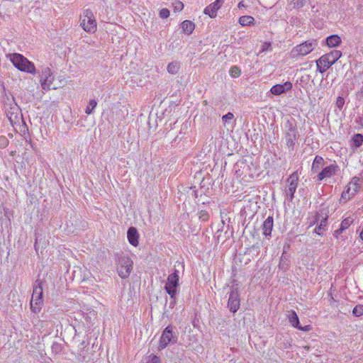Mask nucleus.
I'll list each match as a JSON object with an SVG mask.
<instances>
[{
  "label": "nucleus",
  "mask_w": 363,
  "mask_h": 363,
  "mask_svg": "<svg viewBox=\"0 0 363 363\" xmlns=\"http://www.w3.org/2000/svg\"><path fill=\"white\" fill-rule=\"evenodd\" d=\"M228 306L233 313L236 312L240 307V297L237 289L233 286L230 293Z\"/></svg>",
  "instance_id": "obj_14"
},
{
  "label": "nucleus",
  "mask_w": 363,
  "mask_h": 363,
  "mask_svg": "<svg viewBox=\"0 0 363 363\" xmlns=\"http://www.w3.org/2000/svg\"><path fill=\"white\" fill-rule=\"evenodd\" d=\"M326 44L330 48L337 47L342 42L341 38L337 35H332L326 38Z\"/></svg>",
  "instance_id": "obj_20"
},
{
  "label": "nucleus",
  "mask_w": 363,
  "mask_h": 363,
  "mask_svg": "<svg viewBox=\"0 0 363 363\" xmlns=\"http://www.w3.org/2000/svg\"><path fill=\"white\" fill-rule=\"evenodd\" d=\"M291 325L294 328H298L302 331H309L311 330V325L310 323L302 324L300 322V319H289Z\"/></svg>",
  "instance_id": "obj_19"
},
{
  "label": "nucleus",
  "mask_w": 363,
  "mask_h": 363,
  "mask_svg": "<svg viewBox=\"0 0 363 363\" xmlns=\"http://www.w3.org/2000/svg\"><path fill=\"white\" fill-rule=\"evenodd\" d=\"M214 3H215V4H216V5H217L219 8H220L221 5H222V4H223V0H216V1H214Z\"/></svg>",
  "instance_id": "obj_40"
},
{
  "label": "nucleus",
  "mask_w": 363,
  "mask_h": 363,
  "mask_svg": "<svg viewBox=\"0 0 363 363\" xmlns=\"http://www.w3.org/2000/svg\"><path fill=\"white\" fill-rule=\"evenodd\" d=\"M7 116L11 123L13 121H16L18 119V116L17 112H16V113L12 112V113H11V114L9 113H7Z\"/></svg>",
  "instance_id": "obj_34"
},
{
  "label": "nucleus",
  "mask_w": 363,
  "mask_h": 363,
  "mask_svg": "<svg viewBox=\"0 0 363 363\" xmlns=\"http://www.w3.org/2000/svg\"><path fill=\"white\" fill-rule=\"evenodd\" d=\"M339 171V167L336 164H331L325 167L318 174V180L322 181L323 179L330 178L335 175Z\"/></svg>",
  "instance_id": "obj_15"
},
{
  "label": "nucleus",
  "mask_w": 363,
  "mask_h": 363,
  "mask_svg": "<svg viewBox=\"0 0 363 363\" xmlns=\"http://www.w3.org/2000/svg\"><path fill=\"white\" fill-rule=\"evenodd\" d=\"M199 218L203 221L207 220L208 219V213L205 211H201L199 212Z\"/></svg>",
  "instance_id": "obj_36"
},
{
  "label": "nucleus",
  "mask_w": 363,
  "mask_h": 363,
  "mask_svg": "<svg viewBox=\"0 0 363 363\" xmlns=\"http://www.w3.org/2000/svg\"><path fill=\"white\" fill-rule=\"evenodd\" d=\"M245 5L243 4V1H240L239 4H238V8H242V7H244Z\"/></svg>",
  "instance_id": "obj_42"
},
{
  "label": "nucleus",
  "mask_w": 363,
  "mask_h": 363,
  "mask_svg": "<svg viewBox=\"0 0 363 363\" xmlns=\"http://www.w3.org/2000/svg\"><path fill=\"white\" fill-rule=\"evenodd\" d=\"M127 237L128 242L133 246L136 247L138 245L139 234L138 230L134 227H130L128 230Z\"/></svg>",
  "instance_id": "obj_17"
},
{
  "label": "nucleus",
  "mask_w": 363,
  "mask_h": 363,
  "mask_svg": "<svg viewBox=\"0 0 363 363\" xmlns=\"http://www.w3.org/2000/svg\"><path fill=\"white\" fill-rule=\"evenodd\" d=\"M358 123L363 127V116H360L358 120Z\"/></svg>",
  "instance_id": "obj_41"
},
{
  "label": "nucleus",
  "mask_w": 363,
  "mask_h": 363,
  "mask_svg": "<svg viewBox=\"0 0 363 363\" xmlns=\"http://www.w3.org/2000/svg\"><path fill=\"white\" fill-rule=\"evenodd\" d=\"M54 80V76L49 67H45L43 69L41 74H40V82L41 86L44 90H50L51 89H56L52 86Z\"/></svg>",
  "instance_id": "obj_10"
},
{
  "label": "nucleus",
  "mask_w": 363,
  "mask_h": 363,
  "mask_svg": "<svg viewBox=\"0 0 363 363\" xmlns=\"http://www.w3.org/2000/svg\"><path fill=\"white\" fill-rule=\"evenodd\" d=\"M310 347L308 345L304 346V349H306L307 351L309 350Z\"/></svg>",
  "instance_id": "obj_44"
},
{
  "label": "nucleus",
  "mask_w": 363,
  "mask_h": 363,
  "mask_svg": "<svg viewBox=\"0 0 363 363\" xmlns=\"http://www.w3.org/2000/svg\"><path fill=\"white\" fill-rule=\"evenodd\" d=\"M297 132L295 125L290 121L286 125L285 138L289 147H293L296 140Z\"/></svg>",
  "instance_id": "obj_12"
},
{
  "label": "nucleus",
  "mask_w": 363,
  "mask_h": 363,
  "mask_svg": "<svg viewBox=\"0 0 363 363\" xmlns=\"http://www.w3.org/2000/svg\"><path fill=\"white\" fill-rule=\"evenodd\" d=\"M354 315L359 317L363 315V305L356 306L352 311Z\"/></svg>",
  "instance_id": "obj_29"
},
{
  "label": "nucleus",
  "mask_w": 363,
  "mask_h": 363,
  "mask_svg": "<svg viewBox=\"0 0 363 363\" xmlns=\"http://www.w3.org/2000/svg\"><path fill=\"white\" fill-rule=\"evenodd\" d=\"M11 109H13V111H18V108L17 107L11 108Z\"/></svg>",
  "instance_id": "obj_45"
},
{
  "label": "nucleus",
  "mask_w": 363,
  "mask_h": 363,
  "mask_svg": "<svg viewBox=\"0 0 363 363\" xmlns=\"http://www.w3.org/2000/svg\"><path fill=\"white\" fill-rule=\"evenodd\" d=\"M288 318H298V315L295 311H291L290 314L288 315Z\"/></svg>",
  "instance_id": "obj_39"
},
{
  "label": "nucleus",
  "mask_w": 363,
  "mask_h": 363,
  "mask_svg": "<svg viewBox=\"0 0 363 363\" xmlns=\"http://www.w3.org/2000/svg\"><path fill=\"white\" fill-rule=\"evenodd\" d=\"M299 181V174L298 171H295L286 180V185L284 188V194L289 201H291L294 198V194L297 189Z\"/></svg>",
  "instance_id": "obj_6"
},
{
  "label": "nucleus",
  "mask_w": 363,
  "mask_h": 363,
  "mask_svg": "<svg viewBox=\"0 0 363 363\" xmlns=\"http://www.w3.org/2000/svg\"><path fill=\"white\" fill-rule=\"evenodd\" d=\"M97 105V101L95 99H91L89 101L88 105L86 107L85 113L88 115H90L93 113L94 109L96 108Z\"/></svg>",
  "instance_id": "obj_25"
},
{
  "label": "nucleus",
  "mask_w": 363,
  "mask_h": 363,
  "mask_svg": "<svg viewBox=\"0 0 363 363\" xmlns=\"http://www.w3.org/2000/svg\"><path fill=\"white\" fill-rule=\"evenodd\" d=\"M43 286L41 281H35L30 300V308L35 313L40 312L43 305Z\"/></svg>",
  "instance_id": "obj_3"
},
{
  "label": "nucleus",
  "mask_w": 363,
  "mask_h": 363,
  "mask_svg": "<svg viewBox=\"0 0 363 363\" xmlns=\"http://www.w3.org/2000/svg\"><path fill=\"white\" fill-rule=\"evenodd\" d=\"M273 218L269 216L262 224L263 235L268 236L271 235L273 228Z\"/></svg>",
  "instance_id": "obj_18"
},
{
  "label": "nucleus",
  "mask_w": 363,
  "mask_h": 363,
  "mask_svg": "<svg viewBox=\"0 0 363 363\" xmlns=\"http://www.w3.org/2000/svg\"><path fill=\"white\" fill-rule=\"evenodd\" d=\"M317 46L318 43L315 40H306L293 48L291 52V57H303L311 53Z\"/></svg>",
  "instance_id": "obj_4"
},
{
  "label": "nucleus",
  "mask_w": 363,
  "mask_h": 363,
  "mask_svg": "<svg viewBox=\"0 0 363 363\" xmlns=\"http://www.w3.org/2000/svg\"><path fill=\"white\" fill-rule=\"evenodd\" d=\"M362 180L354 177L348 183L346 189L342 193V199L347 201L352 198L360 189Z\"/></svg>",
  "instance_id": "obj_7"
},
{
  "label": "nucleus",
  "mask_w": 363,
  "mask_h": 363,
  "mask_svg": "<svg viewBox=\"0 0 363 363\" xmlns=\"http://www.w3.org/2000/svg\"><path fill=\"white\" fill-rule=\"evenodd\" d=\"M360 238L362 240H363V228L362 229L360 234H359Z\"/></svg>",
  "instance_id": "obj_43"
},
{
  "label": "nucleus",
  "mask_w": 363,
  "mask_h": 363,
  "mask_svg": "<svg viewBox=\"0 0 363 363\" xmlns=\"http://www.w3.org/2000/svg\"><path fill=\"white\" fill-rule=\"evenodd\" d=\"M353 141L356 147H359L363 143V136L361 134H356L353 138Z\"/></svg>",
  "instance_id": "obj_30"
},
{
  "label": "nucleus",
  "mask_w": 363,
  "mask_h": 363,
  "mask_svg": "<svg viewBox=\"0 0 363 363\" xmlns=\"http://www.w3.org/2000/svg\"><path fill=\"white\" fill-rule=\"evenodd\" d=\"M255 18L250 16H242L239 18V23L243 26L253 24Z\"/></svg>",
  "instance_id": "obj_24"
},
{
  "label": "nucleus",
  "mask_w": 363,
  "mask_h": 363,
  "mask_svg": "<svg viewBox=\"0 0 363 363\" xmlns=\"http://www.w3.org/2000/svg\"><path fill=\"white\" fill-rule=\"evenodd\" d=\"M8 144H9V140H7V138L4 136H1L0 137V147L4 148L8 145Z\"/></svg>",
  "instance_id": "obj_35"
},
{
  "label": "nucleus",
  "mask_w": 363,
  "mask_h": 363,
  "mask_svg": "<svg viewBox=\"0 0 363 363\" xmlns=\"http://www.w3.org/2000/svg\"><path fill=\"white\" fill-rule=\"evenodd\" d=\"M230 74L232 77H238L241 74L240 69L237 66H233L230 69Z\"/></svg>",
  "instance_id": "obj_28"
},
{
  "label": "nucleus",
  "mask_w": 363,
  "mask_h": 363,
  "mask_svg": "<svg viewBox=\"0 0 363 363\" xmlns=\"http://www.w3.org/2000/svg\"><path fill=\"white\" fill-rule=\"evenodd\" d=\"M179 279L178 270H174V272L170 274L167 277L165 284V290L172 298H174L176 296L177 290L179 286Z\"/></svg>",
  "instance_id": "obj_8"
},
{
  "label": "nucleus",
  "mask_w": 363,
  "mask_h": 363,
  "mask_svg": "<svg viewBox=\"0 0 363 363\" xmlns=\"http://www.w3.org/2000/svg\"><path fill=\"white\" fill-rule=\"evenodd\" d=\"M345 104V99L342 96H338L336 100V106L340 109Z\"/></svg>",
  "instance_id": "obj_37"
},
{
  "label": "nucleus",
  "mask_w": 363,
  "mask_h": 363,
  "mask_svg": "<svg viewBox=\"0 0 363 363\" xmlns=\"http://www.w3.org/2000/svg\"><path fill=\"white\" fill-rule=\"evenodd\" d=\"M233 118L234 115L232 113L228 112L227 114L222 117V121L225 124H226L230 123L233 120Z\"/></svg>",
  "instance_id": "obj_32"
},
{
  "label": "nucleus",
  "mask_w": 363,
  "mask_h": 363,
  "mask_svg": "<svg viewBox=\"0 0 363 363\" xmlns=\"http://www.w3.org/2000/svg\"><path fill=\"white\" fill-rule=\"evenodd\" d=\"M292 89V84L290 82H286L282 84L274 85L270 91L272 94L279 96L283 93L290 91Z\"/></svg>",
  "instance_id": "obj_16"
},
{
  "label": "nucleus",
  "mask_w": 363,
  "mask_h": 363,
  "mask_svg": "<svg viewBox=\"0 0 363 363\" xmlns=\"http://www.w3.org/2000/svg\"><path fill=\"white\" fill-rule=\"evenodd\" d=\"M315 223H317V225L314 229V233L318 235H324L328 230V216H323L321 213H317L315 220L310 225Z\"/></svg>",
  "instance_id": "obj_11"
},
{
  "label": "nucleus",
  "mask_w": 363,
  "mask_h": 363,
  "mask_svg": "<svg viewBox=\"0 0 363 363\" xmlns=\"http://www.w3.org/2000/svg\"><path fill=\"white\" fill-rule=\"evenodd\" d=\"M7 57L18 70L30 74L35 73L34 64L29 61L23 55L19 53H12L9 54Z\"/></svg>",
  "instance_id": "obj_1"
},
{
  "label": "nucleus",
  "mask_w": 363,
  "mask_h": 363,
  "mask_svg": "<svg viewBox=\"0 0 363 363\" xmlns=\"http://www.w3.org/2000/svg\"><path fill=\"white\" fill-rule=\"evenodd\" d=\"M220 8L214 2L206 6L204 9V13L208 15L211 18H215L217 11Z\"/></svg>",
  "instance_id": "obj_22"
},
{
  "label": "nucleus",
  "mask_w": 363,
  "mask_h": 363,
  "mask_svg": "<svg viewBox=\"0 0 363 363\" xmlns=\"http://www.w3.org/2000/svg\"><path fill=\"white\" fill-rule=\"evenodd\" d=\"M172 6L175 12L181 11L184 8V4L180 1H174Z\"/></svg>",
  "instance_id": "obj_31"
},
{
  "label": "nucleus",
  "mask_w": 363,
  "mask_h": 363,
  "mask_svg": "<svg viewBox=\"0 0 363 363\" xmlns=\"http://www.w3.org/2000/svg\"><path fill=\"white\" fill-rule=\"evenodd\" d=\"M169 16V11L167 9H162L160 11V17L167 18Z\"/></svg>",
  "instance_id": "obj_33"
},
{
  "label": "nucleus",
  "mask_w": 363,
  "mask_h": 363,
  "mask_svg": "<svg viewBox=\"0 0 363 363\" xmlns=\"http://www.w3.org/2000/svg\"><path fill=\"white\" fill-rule=\"evenodd\" d=\"M353 220V218H352L351 217H347L345 218L341 223L339 230L342 231L347 229L352 223Z\"/></svg>",
  "instance_id": "obj_26"
},
{
  "label": "nucleus",
  "mask_w": 363,
  "mask_h": 363,
  "mask_svg": "<svg viewBox=\"0 0 363 363\" xmlns=\"http://www.w3.org/2000/svg\"><path fill=\"white\" fill-rule=\"evenodd\" d=\"M176 341V337L173 335L172 330L169 326L167 327L160 337L159 347L160 350L165 348L171 342Z\"/></svg>",
  "instance_id": "obj_13"
},
{
  "label": "nucleus",
  "mask_w": 363,
  "mask_h": 363,
  "mask_svg": "<svg viewBox=\"0 0 363 363\" xmlns=\"http://www.w3.org/2000/svg\"><path fill=\"white\" fill-rule=\"evenodd\" d=\"M133 262L128 257H123L119 259L118 267V275L122 278H128L133 270Z\"/></svg>",
  "instance_id": "obj_9"
},
{
  "label": "nucleus",
  "mask_w": 363,
  "mask_h": 363,
  "mask_svg": "<svg viewBox=\"0 0 363 363\" xmlns=\"http://www.w3.org/2000/svg\"><path fill=\"white\" fill-rule=\"evenodd\" d=\"M80 26L87 33H94L96 30V21L93 12L89 9L84 11L81 16Z\"/></svg>",
  "instance_id": "obj_5"
},
{
  "label": "nucleus",
  "mask_w": 363,
  "mask_h": 363,
  "mask_svg": "<svg viewBox=\"0 0 363 363\" xmlns=\"http://www.w3.org/2000/svg\"><path fill=\"white\" fill-rule=\"evenodd\" d=\"M324 165V160L320 156H315L311 167V171L313 173L318 172L320 168Z\"/></svg>",
  "instance_id": "obj_21"
},
{
  "label": "nucleus",
  "mask_w": 363,
  "mask_h": 363,
  "mask_svg": "<svg viewBox=\"0 0 363 363\" xmlns=\"http://www.w3.org/2000/svg\"><path fill=\"white\" fill-rule=\"evenodd\" d=\"M341 56V51L337 50L323 55L316 61L318 70L320 73L325 72L330 66L335 64Z\"/></svg>",
  "instance_id": "obj_2"
},
{
  "label": "nucleus",
  "mask_w": 363,
  "mask_h": 363,
  "mask_svg": "<svg viewBox=\"0 0 363 363\" xmlns=\"http://www.w3.org/2000/svg\"><path fill=\"white\" fill-rule=\"evenodd\" d=\"M146 363H160V359L157 356L154 355Z\"/></svg>",
  "instance_id": "obj_38"
},
{
  "label": "nucleus",
  "mask_w": 363,
  "mask_h": 363,
  "mask_svg": "<svg viewBox=\"0 0 363 363\" xmlns=\"http://www.w3.org/2000/svg\"><path fill=\"white\" fill-rule=\"evenodd\" d=\"M182 29L184 31V33H186L187 35H190L192 33L195 28V25L193 22L191 21L185 20L182 23Z\"/></svg>",
  "instance_id": "obj_23"
},
{
  "label": "nucleus",
  "mask_w": 363,
  "mask_h": 363,
  "mask_svg": "<svg viewBox=\"0 0 363 363\" xmlns=\"http://www.w3.org/2000/svg\"><path fill=\"white\" fill-rule=\"evenodd\" d=\"M179 65L177 62H170L167 65V71L170 74H176L178 72Z\"/></svg>",
  "instance_id": "obj_27"
}]
</instances>
